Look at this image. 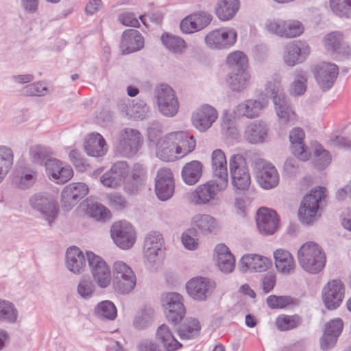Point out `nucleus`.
Listing matches in <instances>:
<instances>
[{"instance_id": "f257e3e1", "label": "nucleus", "mask_w": 351, "mask_h": 351, "mask_svg": "<svg viewBox=\"0 0 351 351\" xmlns=\"http://www.w3.org/2000/svg\"><path fill=\"white\" fill-rule=\"evenodd\" d=\"M226 61L231 68L226 82L232 91L241 92L246 88L250 79L247 71V58L243 52L237 51L230 53Z\"/></svg>"}, {"instance_id": "f03ea898", "label": "nucleus", "mask_w": 351, "mask_h": 351, "mask_svg": "<svg viewBox=\"0 0 351 351\" xmlns=\"http://www.w3.org/2000/svg\"><path fill=\"white\" fill-rule=\"evenodd\" d=\"M266 95L272 98L280 125H293L296 114L281 88L280 82H267L265 84Z\"/></svg>"}, {"instance_id": "7ed1b4c3", "label": "nucleus", "mask_w": 351, "mask_h": 351, "mask_svg": "<svg viewBox=\"0 0 351 351\" xmlns=\"http://www.w3.org/2000/svg\"><path fill=\"white\" fill-rule=\"evenodd\" d=\"M298 259L302 268L311 274H319L326 265L324 250L313 241L306 242L300 247L298 252Z\"/></svg>"}, {"instance_id": "20e7f679", "label": "nucleus", "mask_w": 351, "mask_h": 351, "mask_svg": "<svg viewBox=\"0 0 351 351\" xmlns=\"http://www.w3.org/2000/svg\"><path fill=\"white\" fill-rule=\"evenodd\" d=\"M325 187L313 189L305 195L300 203L298 215L303 224L310 225L315 219L322 200L325 197Z\"/></svg>"}, {"instance_id": "39448f33", "label": "nucleus", "mask_w": 351, "mask_h": 351, "mask_svg": "<svg viewBox=\"0 0 351 351\" xmlns=\"http://www.w3.org/2000/svg\"><path fill=\"white\" fill-rule=\"evenodd\" d=\"M180 294L171 292L162 295L161 303L167 320L171 325L176 326L183 320L186 308Z\"/></svg>"}, {"instance_id": "423d86ee", "label": "nucleus", "mask_w": 351, "mask_h": 351, "mask_svg": "<svg viewBox=\"0 0 351 351\" xmlns=\"http://www.w3.org/2000/svg\"><path fill=\"white\" fill-rule=\"evenodd\" d=\"M231 183L239 191L247 190L251 184V177L245 158L241 154L231 156L229 162Z\"/></svg>"}, {"instance_id": "0eeeda50", "label": "nucleus", "mask_w": 351, "mask_h": 351, "mask_svg": "<svg viewBox=\"0 0 351 351\" xmlns=\"http://www.w3.org/2000/svg\"><path fill=\"white\" fill-rule=\"evenodd\" d=\"M265 29L270 34L286 38L299 36L304 30L303 24L298 20L282 19H267Z\"/></svg>"}, {"instance_id": "6e6552de", "label": "nucleus", "mask_w": 351, "mask_h": 351, "mask_svg": "<svg viewBox=\"0 0 351 351\" xmlns=\"http://www.w3.org/2000/svg\"><path fill=\"white\" fill-rule=\"evenodd\" d=\"M29 203L32 209L43 215L49 224L57 218L59 213V205L57 201L47 193H37L30 197Z\"/></svg>"}, {"instance_id": "1a4fd4ad", "label": "nucleus", "mask_w": 351, "mask_h": 351, "mask_svg": "<svg viewBox=\"0 0 351 351\" xmlns=\"http://www.w3.org/2000/svg\"><path fill=\"white\" fill-rule=\"evenodd\" d=\"M86 259L95 281L101 288H106L111 282V272L106 261L91 251H86Z\"/></svg>"}, {"instance_id": "9d476101", "label": "nucleus", "mask_w": 351, "mask_h": 351, "mask_svg": "<svg viewBox=\"0 0 351 351\" xmlns=\"http://www.w3.org/2000/svg\"><path fill=\"white\" fill-rule=\"evenodd\" d=\"M345 295V286L339 279L329 280L323 287L322 298L328 310H335L340 306Z\"/></svg>"}, {"instance_id": "9b49d317", "label": "nucleus", "mask_w": 351, "mask_h": 351, "mask_svg": "<svg viewBox=\"0 0 351 351\" xmlns=\"http://www.w3.org/2000/svg\"><path fill=\"white\" fill-rule=\"evenodd\" d=\"M162 235L158 232H151L145 237L143 245L144 256L147 267L159 265L160 258L163 256Z\"/></svg>"}, {"instance_id": "f8f14e48", "label": "nucleus", "mask_w": 351, "mask_h": 351, "mask_svg": "<svg viewBox=\"0 0 351 351\" xmlns=\"http://www.w3.org/2000/svg\"><path fill=\"white\" fill-rule=\"evenodd\" d=\"M114 243L121 249L128 250L136 241V232L132 224L126 221H117L110 228Z\"/></svg>"}, {"instance_id": "ddd939ff", "label": "nucleus", "mask_w": 351, "mask_h": 351, "mask_svg": "<svg viewBox=\"0 0 351 351\" xmlns=\"http://www.w3.org/2000/svg\"><path fill=\"white\" fill-rule=\"evenodd\" d=\"M142 143L141 134L138 130L125 128L120 133L117 148L122 156L131 158L136 154Z\"/></svg>"}, {"instance_id": "4468645a", "label": "nucleus", "mask_w": 351, "mask_h": 351, "mask_svg": "<svg viewBox=\"0 0 351 351\" xmlns=\"http://www.w3.org/2000/svg\"><path fill=\"white\" fill-rule=\"evenodd\" d=\"M237 32L232 29H216L206 35L204 40L211 49H225L234 45L237 41Z\"/></svg>"}, {"instance_id": "2eb2a0df", "label": "nucleus", "mask_w": 351, "mask_h": 351, "mask_svg": "<svg viewBox=\"0 0 351 351\" xmlns=\"http://www.w3.org/2000/svg\"><path fill=\"white\" fill-rule=\"evenodd\" d=\"M156 97L158 108L162 114L173 117L178 112L179 103L171 86L162 84L156 90Z\"/></svg>"}, {"instance_id": "dca6fc26", "label": "nucleus", "mask_w": 351, "mask_h": 351, "mask_svg": "<svg viewBox=\"0 0 351 351\" xmlns=\"http://www.w3.org/2000/svg\"><path fill=\"white\" fill-rule=\"evenodd\" d=\"M256 222L261 234L272 235L279 227L280 218L274 209L261 207L256 212Z\"/></svg>"}, {"instance_id": "f3484780", "label": "nucleus", "mask_w": 351, "mask_h": 351, "mask_svg": "<svg viewBox=\"0 0 351 351\" xmlns=\"http://www.w3.org/2000/svg\"><path fill=\"white\" fill-rule=\"evenodd\" d=\"M211 160L213 176L215 179L216 186L219 191H223L228 183L226 156L221 149H217L213 151Z\"/></svg>"}, {"instance_id": "a211bd4d", "label": "nucleus", "mask_w": 351, "mask_h": 351, "mask_svg": "<svg viewBox=\"0 0 351 351\" xmlns=\"http://www.w3.org/2000/svg\"><path fill=\"white\" fill-rule=\"evenodd\" d=\"M175 183L173 176L169 169L158 171L155 181V193L160 201H166L173 195Z\"/></svg>"}, {"instance_id": "6ab92c4d", "label": "nucleus", "mask_w": 351, "mask_h": 351, "mask_svg": "<svg viewBox=\"0 0 351 351\" xmlns=\"http://www.w3.org/2000/svg\"><path fill=\"white\" fill-rule=\"evenodd\" d=\"M315 79L323 91H327L333 86L339 74V67L335 64L322 62L313 70Z\"/></svg>"}, {"instance_id": "aec40b11", "label": "nucleus", "mask_w": 351, "mask_h": 351, "mask_svg": "<svg viewBox=\"0 0 351 351\" xmlns=\"http://www.w3.org/2000/svg\"><path fill=\"white\" fill-rule=\"evenodd\" d=\"M128 173V163L124 161H119L113 164L110 169L101 176L100 181L106 187L116 188L124 182Z\"/></svg>"}, {"instance_id": "412c9836", "label": "nucleus", "mask_w": 351, "mask_h": 351, "mask_svg": "<svg viewBox=\"0 0 351 351\" xmlns=\"http://www.w3.org/2000/svg\"><path fill=\"white\" fill-rule=\"evenodd\" d=\"M218 113L217 110L209 104L202 105L191 117L193 126L199 132H206L215 122Z\"/></svg>"}, {"instance_id": "4be33fe9", "label": "nucleus", "mask_w": 351, "mask_h": 351, "mask_svg": "<svg viewBox=\"0 0 351 351\" xmlns=\"http://www.w3.org/2000/svg\"><path fill=\"white\" fill-rule=\"evenodd\" d=\"M214 287L210 280L204 277H196L186 282V290L194 300L204 301L211 295Z\"/></svg>"}, {"instance_id": "5701e85b", "label": "nucleus", "mask_w": 351, "mask_h": 351, "mask_svg": "<svg viewBox=\"0 0 351 351\" xmlns=\"http://www.w3.org/2000/svg\"><path fill=\"white\" fill-rule=\"evenodd\" d=\"M212 20L213 16L210 14L199 11L182 19L180 27L183 33L191 34L203 29L211 23Z\"/></svg>"}, {"instance_id": "b1692460", "label": "nucleus", "mask_w": 351, "mask_h": 351, "mask_svg": "<svg viewBox=\"0 0 351 351\" xmlns=\"http://www.w3.org/2000/svg\"><path fill=\"white\" fill-rule=\"evenodd\" d=\"M343 322L341 318H335L328 322L322 336L320 338V348L322 350H328L333 348L342 332Z\"/></svg>"}, {"instance_id": "393cba45", "label": "nucleus", "mask_w": 351, "mask_h": 351, "mask_svg": "<svg viewBox=\"0 0 351 351\" xmlns=\"http://www.w3.org/2000/svg\"><path fill=\"white\" fill-rule=\"evenodd\" d=\"M144 45V38L139 31L127 29L122 34L119 47L121 54L127 55L140 51Z\"/></svg>"}, {"instance_id": "a878e982", "label": "nucleus", "mask_w": 351, "mask_h": 351, "mask_svg": "<svg viewBox=\"0 0 351 351\" xmlns=\"http://www.w3.org/2000/svg\"><path fill=\"white\" fill-rule=\"evenodd\" d=\"M309 53L310 47L306 43L295 40L287 45L284 60L287 65L294 66L304 62Z\"/></svg>"}, {"instance_id": "bb28decb", "label": "nucleus", "mask_w": 351, "mask_h": 351, "mask_svg": "<svg viewBox=\"0 0 351 351\" xmlns=\"http://www.w3.org/2000/svg\"><path fill=\"white\" fill-rule=\"evenodd\" d=\"M271 265V259L258 254H245L239 263V267L242 273L247 271L263 272Z\"/></svg>"}, {"instance_id": "cd10ccee", "label": "nucleus", "mask_w": 351, "mask_h": 351, "mask_svg": "<svg viewBox=\"0 0 351 351\" xmlns=\"http://www.w3.org/2000/svg\"><path fill=\"white\" fill-rule=\"evenodd\" d=\"M305 133L300 128H293L289 133L291 151L300 160L307 161L311 157L307 146L304 143Z\"/></svg>"}, {"instance_id": "c85d7f7f", "label": "nucleus", "mask_w": 351, "mask_h": 351, "mask_svg": "<svg viewBox=\"0 0 351 351\" xmlns=\"http://www.w3.org/2000/svg\"><path fill=\"white\" fill-rule=\"evenodd\" d=\"M176 145V154L180 158L191 153L195 148L196 141L193 136L183 131L173 132L169 134Z\"/></svg>"}, {"instance_id": "c756f323", "label": "nucleus", "mask_w": 351, "mask_h": 351, "mask_svg": "<svg viewBox=\"0 0 351 351\" xmlns=\"http://www.w3.org/2000/svg\"><path fill=\"white\" fill-rule=\"evenodd\" d=\"M256 181L264 189L275 188L279 184V175L276 167L271 164L263 165L256 172Z\"/></svg>"}, {"instance_id": "7c9ffc66", "label": "nucleus", "mask_w": 351, "mask_h": 351, "mask_svg": "<svg viewBox=\"0 0 351 351\" xmlns=\"http://www.w3.org/2000/svg\"><path fill=\"white\" fill-rule=\"evenodd\" d=\"M269 127L263 121H255L245 128L244 135L246 141L251 144L264 143L268 136Z\"/></svg>"}, {"instance_id": "2f4dec72", "label": "nucleus", "mask_w": 351, "mask_h": 351, "mask_svg": "<svg viewBox=\"0 0 351 351\" xmlns=\"http://www.w3.org/2000/svg\"><path fill=\"white\" fill-rule=\"evenodd\" d=\"M66 267L75 274H81L86 266V258L83 252L77 246L69 247L65 254Z\"/></svg>"}, {"instance_id": "473e14b6", "label": "nucleus", "mask_w": 351, "mask_h": 351, "mask_svg": "<svg viewBox=\"0 0 351 351\" xmlns=\"http://www.w3.org/2000/svg\"><path fill=\"white\" fill-rule=\"evenodd\" d=\"M156 339L163 347L164 351H176L182 347V344L175 338L169 327L165 324L157 328Z\"/></svg>"}, {"instance_id": "72a5a7b5", "label": "nucleus", "mask_w": 351, "mask_h": 351, "mask_svg": "<svg viewBox=\"0 0 351 351\" xmlns=\"http://www.w3.org/2000/svg\"><path fill=\"white\" fill-rule=\"evenodd\" d=\"M215 189H218L216 186L215 179L211 183L208 182L204 184L199 185L191 193V202L196 205L205 204L216 195Z\"/></svg>"}, {"instance_id": "f704fd0d", "label": "nucleus", "mask_w": 351, "mask_h": 351, "mask_svg": "<svg viewBox=\"0 0 351 351\" xmlns=\"http://www.w3.org/2000/svg\"><path fill=\"white\" fill-rule=\"evenodd\" d=\"M86 154L92 157H101L108 151V145L104 138L99 133H92L84 143Z\"/></svg>"}, {"instance_id": "c9c22d12", "label": "nucleus", "mask_w": 351, "mask_h": 351, "mask_svg": "<svg viewBox=\"0 0 351 351\" xmlns=\"http://www.w3.org/2000/svg\"><path fill=\"white\" fill-rule=\"evenodd\" d=\"M268 104L267 98L261 100L248 99L245 103L240 104L237 107V113L239 116H245L247 118L257 117L261 110Z\"/></svg>"}, {"instance_id": "e433bc0d", "label": "nucleus", "mask_w": 351, "mask_h": 351, "mask_svg": "<svg viewBox=\"0 0 351 351\" xmlns=\"http://www.w3.org/2000/svg\"><path fill=\"white\" fill-rule=\"evenodd\" d=\"M192 224L204 236L211 234L218 229L215 218L206 214L195 215L192 219Z\"/></svg>"}, {"instance_id": "4c0bfd02", "label": "nucleus", "mask_w": 351, "mask_h": 351, "mask_svg": "<svg viewBox=\"0 0 351 351\" xmlns=\"http://www.w3.org/2000/svg\"><path fill=\"white\" fill-rule=\"evenodd\" d=\"M177 326L176 330L181 339H193L200 333L201 325L196 318L186 317L182 324Z\"/></svg>"}, {"instance_id": "58836bf2", "label": "nucleus", "mask_w": 351, "mask_h": 351, "mask_svg": "<svg viewBox=\"0 0 351 351\" xmlns=\"http://www.w3.org/2000/svg\"><path fill=\"white\" fill-rule=\"evenodd\" d=\"M239 7V0H219L215 6V12L221 21H228L234 16Z\"/></svg>"}, {"instance_id": "ea45409f", "label": "nucleus", "mask_w": 351, "mask_h": 351, "mask_svg": "<svg viewBox=\"0 0 351 351\" xmlns=\"http://www.w3.org/2000/svg\"><path fill=\"white\" fill-rule=\"evenodd\" d=\"M202 164L198 160L187 162L181 171L183 181L188 185L196 184L202 174Z\"/></svg>"}, {"instance_id": "a19ab883", "label": "nucleus", "mask_w": 351, "mask_h": 351, "mask_svg": "<svg viewBox=\"0 0 351 351\" xmlns=\"http://www.w3.org/2000/svg\"><path fill=\"white\" fill-rule=\"evenodd\" d=\"M274 258L276 267L279 272L289 274L294 269V259L289 251L278 249L274 252Z\"/></svg>"}, {"instance_id": "79ce46f5", "label": "nucleus", "mask_w": 351, "mask_h": 351, "mask_svg": "<svg viewBox=\"0 0 351 351\" xmlns=\"http://www.w3.org/2000/svg\"><path fill=\"white\" fill-rule=\"evenodd\" d=\"M132 180L126 182L125 189L130 194L137 193L139 187L145 184L146 180V169L141 164H135L133 167Z\"/></svg>"}, {"instance_id": "37998d69", "label": "nucleus", "mask_w": 351, "mask_h": 351, "mask_svg": "<svg viewBox=\"0 0 351 351\" xmlns=\"http://www.w3.org/2000/svg\"><path fill=\"white\" fill-rule=\"evenodd\" d=\"M174 141L170 139L169 134L163 137L158 144L156 147V156L165 162L173 161L177 157L176 156V145Z\"/></svg>"}, {"instance_id": "c03bdc74", "label": "nucleus", "mask_w": 351, "mask_h": 351, "mask_svg": "<svg viewBox=\"0 0 351 351\" xmlns=\"http://www.w3.org/2000/svg\"><path fill=\"white\" fill-rule=\"evenodd\" d=\"M160 38L164 46L173 53H182L187 47L183 38L169 32L163 33Z\"/></svg>"}, {"instance_id": "a18cd8bd", "label": "nucleus", "mask_w": 351, "mask_h": 351, "mask_svg": "<svg viewBox=\"0 0 351 351\" xmlns=\"http://www.w3.org/2000/svg\"><path fill=\"white\" fill-rule=\"evenodd\" d=\"M94 313L100 319L112 321L117 317V309L112 301L104 300L95 306Z\"/></svg>"}, {"instance_id": "49530a36", "label": "nucleus", "mask_w": 351, "mask_h": 351, "mask_svg": "<svg viewBox=\"0 0 351 351\" xmlns=\"http://www.w3.org/2000/svg\"><path fill=\"white\" fill-rule=\"evenodd\" d=\"M302 323V317L297 314L293 315L282 314L276 319V328L281 332L293 330L300 326Z\"/></svg>"}, {"instance_id": "de8ad7c7", "label": "nucleus", "mask_w": 351, "mask_h": 351, "mask_svg": "<svg viewBox=\"0 0 351 351\" xmlns=\"http://www.w3.org/2000/svg\"><path fill=\"white\" fill-rule=\"evenodd\" d=\"M19 316L18 310L14 304L0 298V323L15 324Z\"/></svg>"}, {"instance_id": "09e8293b", "label": "nucleus", "mask_w": 351, "mask_h": 351, "mask_svg": "<svg viewBox=\"0 0 351 351\" xmlns=\"http://www.w3.org/2000/svg\"><path fill=\"white\" fill-rule=\"evenodd\" d=\"M14 162V154L11 148L0 146V182L11 169Z\"/></svg>"}, {"instance_id": "8fccbe9b", "label": "nucleus", "mask_w": 351, "mask_h": 351, "mask_svg": "<svg viewBox=\"0 0 351 351\" xmlns=\"http://www.w3.org/2000/svg\"><path fill=\"white\" fill-rule=\"evenodd\" d=\"M154 310L152 308L144 307L135 316L133 326L138 330L148 328L153 322Z\"/></svg>"}, {"instance_id": "3c124183", "label": "nucleus", "mask_w": 351, "mask_h": 351, "mask_svg": "<svg viewBox=\"0 0 351 351\" xmlns=\"http://www.w3.org/2000/svg\"><path fill=\"white\" fill-rule=\"evenodd\" d=\"M316 146L314 150L315 166L319 170H323L326 168L331 162V156L330 152L324 149L319 143H315Z\"/></svg>"}, {"instance_id": "603ef678", "label": "nucleus", "mask_w": 351, "mask_h": 351, "mask_svg": "<svg viewBox=\"0 0 351 351\" xmlns=\"http://www.w3.org/2000/svg\"><path fill=\"white\" fill-rule=\"evenodd\" d=\"M330 7L337 16L351 19V0H330Z\"/></svg>"}, {"instance_id": "864d4df0", "label": "nucleus", "mask_w": 351, "mask_h": 351, "mask_svg": "<svg viewBox=\"0 0 351 351\" xmlns=\"http://www.w3.org/2000/svg\"><path fill=\"white\" fill-rule=\"evenodd\" d=\"M29 153L32 162L40 165H44L51 158L50 149L39 145L31 147Z\"/></svg>"}, {"instance_id": "5fc2aeb1", "label": "nucleus", "mask_w": 351, "mask_h": 351, "mask_svg": "<svg viewBox=\"0 0 351 351\" xmlns=\"http://www.w3.org/2000/svg\"><path fill=\"white\" fill-rule=\"evenodd\" d=\"M87 213L97 221L106 222L111 218V213L109 209L100 203L88 205Z\"/></svg>"}, {"instance_id": "6e6d98bb", "label": "nucleus", "mask_w": 351, "mask_h": 351, "mask_svg": "<svg viewBox=\"0 0 351 351\" xmlns=\"http://www.w3.org/2000/svg\"><path fill=\"white\" fill-rule=\"evenodd\" d=\"M149 112V108L142 99H137L128 109L127 114L134 119H143Z\"/></svg>"}, {"instance_id": "4d7b16f0", "label": "nucleus", "mask_w": 351, "mask_h": 351, "mask_svg": "<svg viewBox=\"0 0 351 351\" xmlns=\"http://www.w3.org/2000/svg\"><path fill=\"white\" fill-rule=\"evenodd\" d=\"M119 283L118 280H112L113 287L114 290L122 294L129 293L132 291L136 283V278L134 273L130 274V276L120 279Z\"/></svg>"}, {"instance_id": "13d9d810", "label": "nucleus", "mask_w": 351, "mask_h": 351, "mask_svg": "<svg viewBox=\"0 0 351 351\" xmlns=\"http://www.w3.org/2000/svg\"><path fill=\"white\" fill-rule=\"evenodd\" d=\"M295 80L291 84V92L294 95H303L306 89V73L302 70L296 71L295 72Z\"/></svg>"}, {"instance_id": "bf43d9fd", "label": "nucleus", "mask_w": 351, "mask_h": 351, "mask_svg": "<svg viewBox=\"0 0 351 351\" xmlns=\"http://www.w3.org/2000/svg\"><path fill=\"white\" fill-rule=\"evenodd\" d=\"M182 242L189 250H195L198 246V232L195 228L187 229L182 234Z\"/></svg>"}, {"instance_id": "052dcab7", "label": "nucleus", "mask_w": 351, "mask_h": 351, "mask_svg": "<svg viewBox=\"0 0 351 351\" xmlns=\"http://www.w3.org/2000/svg\"><path fill=\"white\" fill-rule=\"evenodd\" d=\"M266 302L271 309L284 308L293 304V299L290 296L271 295L267 298Z\"/></svg>"}, {"instance_id": "680f3d73", "label": "nucleus", "mask_w": 351, "mask_h": 351, "mask_svg": "<svg viewBox=\"0 0 351 351\" xmlns=\"http://www.w3.org/2000/svg\"><path fill=\"white\" fill-rule=\"evenodd\" d=\"M73 176V171L72 167L69 165L64 167L62 165L55 173H53L49 179L56 184H63L71 179Z\"/></svg>"}, {"instance_id": "e2e57ef3", "label": "nucleus", "mask_w": 351, "mask_h": 351, "mask_svg": "<svg viewBox=\"0 0 351 351\" xmlns=\"http://www.w3.org/2000/svg\"><path fill=\"white\" fill-rule=\"evenodd\" d=\"M71 191V186H66L61 193V206L64 211L70 210L75 204L79 202L77 198H75V194Z\"/></svg>"}, {"instance_id": "0e129e2a", "label": "nucleus", "mask_w": 351, "mask_h": 351, "mask_svg": "<svg viewBox=\"0 0 351 351\" xmlns=\"http://www.w3.org/2000/svg\"><path fill=\"white\" fill-rule=\"evenodd\" d=\"M341 41L342 35L338 32L328 34L324 38L325 47L328 51L331 52L340 53Z\"/></svg>"}, {"instance_id": "69168bd1", "label": "nucleus", "mask_w": 351, "mask_h": 351, "mask_svg": "<svg viewBox=\"0 0 351 351\" xmlns=\"http://www.w3.org/2000/svg\"><path fill=\"white\" fill-rule=\"evenodd\" d=\"M163 131L161 123L158 121H154L150 124L147 128V138L148 140L154 145L162 140V137Z\"/></svg>"}, {"instance_id": "338daca9", "label": "nucleus", "mask_w": 351, "mask_h": 351, "mask_svg": "<svg viewBox=\"0 0 351 351\" xmlns=\"http://www.w3.org/2000/svg\"><path fill=\"white\" fill-rule=\"evenodd\" d=\"M132 269L124 262L117 261L113 265V279L120 281L121 278L133 274Z\"/></svg>"}, {"instance_id": "774afa93", "label": "nucleus", "mask_w": 351, "mask_h": 351, "mask_svg": "<svg viewBox=\"0 0 351 351\" xmlns=\"http://www.w3.org/2000/svg\"><path fill=\"white\" fill-rule=\"evenodd\" d=\"M217 265L219 269L223 273H230L235 266V260L232 254L230 256H216Z\"/></svg>"}]
</instances>
